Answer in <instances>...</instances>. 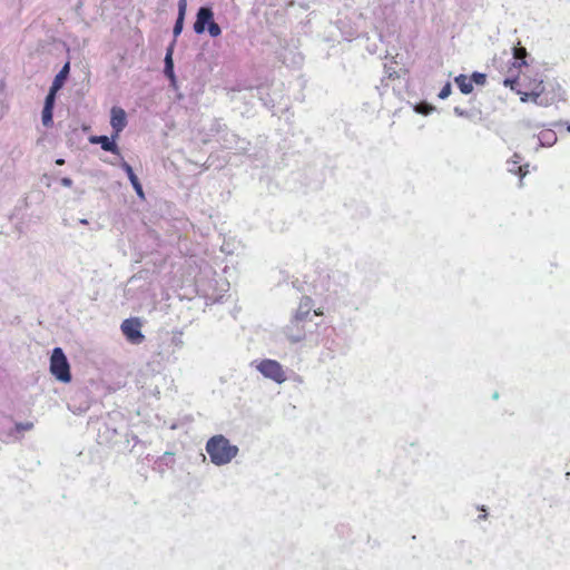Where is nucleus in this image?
<instances>
[{
	"instance_id": "22",
	"label": "nucleus",
	"mask_w": 570,
	"mask_h": 570,
	"mask_svg": "<svg viewBox=\"0 0 570 570\" xmlns=\"http://www.w3.org/2000/svg\"><path fill=\"white\" fill-rule=\"evenodd\" d=\"M207 30L209 32V35L213 37V38H216L218 36H220L222 33V29L220 27L218 26V23H216L215 21H212L208 26H207Z\"/></svg>"
},
{
	"instance_id": "16",
	"label": "nucleus",
	"mask_w": 570,
	"mask_h": 570,
	"mask_svg": "<svg viewBox=\"0 0 570 570\" xmlns=\"http://www.w3.org/2000/svg\"><path fill=\"white\" fill-rule=\"evenodd\" d=\"M508 170L512 174H519L523 178L528 174V165H519V161L508 160Z\"/></svg>"
},
{
	"instance_id": "24",
	"label": "nucleus",
	"mask_w": 570,
	"mask_h": 570,
	"mask_svg": "<svg viewBox=\"0 0 570 570\" xmlns=\"http://www.w3.org/2000/svg\"><path fill=\"white\" fill-rule=\"evenodd\" d=\"M32 428H33V423H31V422L18 423V424L16 425V429H17L18 431H29V430H31Z\"/></svg>"
},
{
	"instance_id": "4",
	"label": "nucleus",
	"mask_w": 570,
	"mask_h": 570,
	"mask_svg": "<svg viewBox=\"0 0 570 570\" xmlns=\"http://www.w3.org/2000/svg\"><path fill=\"white\" fill-rule=\"evenodd\" d=\"M142 324L139 318L131 317L125 320L121 325V332L126 340L135 345H139L145 341V335L141 333Z\"/></svg>"
},
{
	"instance_id": "3",
	"label": "nucleus",
	"mask_w": 570,
	"mask_h": 570,
	"mask_svg": "<svg viewBox=\"0 0 570 570\" xmlns=\"http://www.w3.org/2000/svg\"><path fill=\"white\" fill-rule=\"evenodd\" d=\"M257 371L265 376L278 384L286 381V375L283 370V366L274 360H263L256 365Z\"/></svg>"
},
{
	"instance_id": "8",
	"label": "nucleus",
	"mask_w": 570,
	"mask_h": 570,
	"mask_svg": "<svg viewBox=\"0 0 570 570\" xmlns=\"http://www.w3.org/2000/svg\"><path fill=\"white\" fill-rule=\"evenodd\" d=\"M115 139L116 138H114V136L111 137V139L107 136H91L89 138V141L91 144L100 145L101 149H104L105 151H109L115 155H120L119 147L117 146Z\"/></svg>"
},
{
	"instance_id": "12",
	"label": "nucleus",
	"mask_w": 570,
	"mask_h": 570,
	"mask_svg": "<svg viewBox=\"0 0 570 570\" xmlns=\"http://www.w3.org/2000/svg\"><path fill=\"white\" fill-rule=\"evenodd\" d=\"M186 10L187 0H178V17L173 29L175 37H178L183 31Z\"/></svg>"
},
{
	"instance_id": "26",
	"label": "nucleus",
	"mask_w": 570,
	"mask_h": 570,
	"mask_svg": "<svg viewBox=\"0 0 570 570\" xmlns=\"http://www.w3.org/2000/svg\"><path fill=\"white\" fill-rule=\"evenodd\" d=\"M454 114L459 117H466L468 116V112L463 109H461L460 107H455L454 108Z\"/></svg>"
},
{
	"instance_id": "5",
	"label": "nucleus",
	"mask_w": 570,
	"mask_h": 570,
	"mask_svg": "<svg viewBox=\"0 0 570 570\" xmlns=\"http://www.w3.org/2000/svg\"><path fill=\"white\" fill-rule=\"evenodd\" d=\"M214 21V12L209 7H200L196 14L194 31L198 35L204 33L207 26Z\"/></svg>"
},
{
	"instance_id": "31",
	"label": "nucleus",
	"mask_w": 570,
	"mask_h": 570,
	"mask_svg": "<svg viewBox=\"0 0 570 570\" xmlns=\"http://www.w3.org/2000/svg\"><path fill=\"white\" fill-rule=\"evenodd\" d=\"M498 397H499V394L495 392V393L493 394V399H498Z\"/></svg>"
},
{
	"instance_id": "1",
	"label": "nucleus",
	"mask_w": 570,
	"mask_h": 570,
	"mask_svg": "<svg viewBox=\"0 0 570 570\" xmlns=\"http://www.w3.org/2000/svg\"><path fill=\"white\" fill-rule=\"evenodd\" d=\"M206 451L215 465H225L229 463L238 453V448L230 444L224 435H215L206 443Z\"/></svg>"
},
{
	"instance_id": "6",
	"label": "nucleus",
	"mask_w": 570,
	"mask_h": 570,
	"mask_svg": "<svg viewBox=\"0 0 570 570\" xmlns=\"http://www.w3.org/2000/svg\"><path fill=\"white\" fill-rule=\"evenodd\" d=\"M110 125L114 130V138H118L119 134L125 129L127 126V116L122 108L120 107H112L111 108V119Z\"/></svg>"
},
{
	"instance_id": "29",
	"label": "nucleus",
	"mask_w": 570,
	"mask_h": 570,
	"mask_svg": "<svg viewBox=\"0 0 570 570\" xmlns=\"http://www.w3.org/2000/svg\"><path fill=\"white\" fill-rule=\"evenodd\" d=\"M56 164H57V165H63V164H65V160H63V159H57V160H56Z\"/></svg>"
},
{
	"instance_id": "2",
	"label": "nucleus",
	"mask_w": 570,
	"mask_h": 570,
	"mask_svg": "<svg viewBox=\"0 0 570 570\" xmlns=\"http://www.w3.org/2000/svg\"><path fill=\"white\" fill-rule=\"evenodd\" d=\"M50 373L60 382L71 381L69 362L60 347H55L50 357Z\"/></svg>"
},
{
	"instance_id": "21",
	"label": "nucleus",
	"mask_w": 570,
	"mask_h": 570,
	"mask_svg": "<svg viewBox=\"0 0 570 570\" xmlns=\"http://www.w3.org/2000/svg\"><path fill=\"white\" fill-rule=\"evenodd\" d=\"M472 82L483 86L487 81V75L482 72H473L470 79Z\"/></svg>"
},
{
	"instance_id": "20",
	"label": "nucleus",
	"mask_w": 570,
	"mask_h": 570,
	"mask_svg": "<svg viewBox=\"0 0 570 570\" xmlns=\"http://www.w3.org/2000/svg\"><path fill=\"white\" fill-rule=\"evenodd\" d=\"M59 90H53L52 87H50V90L46 97V100H45V106L46 108H52L53 109V106H55V101H56V95Z\"/></svg>"
},
{
	"instance_id": "32",
	"label": "nucleus",
	"mask_w": 570,
	"mask_h": 570,
	"mask_svg": "<svg viewBox=\"0 0 570 570\" xmlns=\"http://www.w3.org/2000/svg\"><path fill=\"white\" fill-rule=\"evenodd\" d=\"M315 315H321V312L314 311Z\"/></svg>"
},
{
	"instance_id": "25",
	"label": "nucleus",
	"mask_w": 570,
	"mask_h": 570,
	"mask_svg": "<svg viewBox=\"0 0 570 570\" xmlns=\"http://www.w3.org/2000/svg\"><path fill=\"white\" fill-rule=\"evenodd\" d=\"M517 82H518L517 79H512V78H505L503 80V85L505 87H510L512 90H514V85H517Z\"/></svg>"
},
{
	"instance_id": "10",
	"label": "nucleus",
	"mask_w": 570,
	"mask_h": 570,
	"mask_svg": "<svg viewBox=\"0 0 570 570\" xmlns=\"http://www.w3.org/2000/svg\"><path fill=\"white\" fill-rule=\"evenodd\" d=\"M120 166L125 170V173L127 174L128 179L130 180V184L132 185V187H134L136 194L138 195V197L144 199L145 198V194H144V190H142V186H141L138 177L134 173L132 167L127 161H125V160L121 163Z\"/></svg>"
},
{
	"instance_id": "30",
	"label": "nucleus",
	"mask_w": 570,
	"mask_h": 570,
	"mask_svg": "<svg viewBox=\"0 0 570 570\" xmlns=\"http://www.w3.org/2000/svg\"><path fill=\"white\" fill-rule=\"evenodd\" d=\"M81 224H88L87 219H80Z\"/></svg>"
},
{
	"instance_id": "11",
	"label": "nucleus",
	"mask_w": 570,
	"mask_h": 570,
	"mask_svg": "<svg viewBox=\"0 0 570 570\" xmlns=\"http://www.w3.org/2000/svg\"><path fill=\"white\" fill-rule=\"evenodd\" d=\"M173 53H174V42L167 48L165 60H164V62H165L164 73L174 85L176 82V76L174 72Z\"/></svg>"
},
{
	"instance_id": "23",
	"label": "nucleus",
	"mask_w": 570,
	"mask_h": 570,
	"mask_svg": "<svg viewBox=\"0 0 570 570\" xmlns=\"http://www.w3.org/2000/svg\"><path fill=\"white\" fill-rule=\"evenodd\" d=\"M452 92V87H451V83L450 82H446L443 88L441 89V91L439 92V97L441 99H446Z\"/></svg>"
},
{
	"instance_id": "7",
	"label": "nucleus",
	"mask_w": 570,
	"mask_h": 570,
	"mask_svg": "<svg viewBox=\"0 0 570 570\" xmlns=\"http://www.w3.org/2000/svg\"><path fill=\"white\" fill-rule=\"evenodd\" d=\"M313 308V301L308 296H304L298 305V308L293 317V324L304 323Z\"/></svg>"
},
{
	"instance_id": "15",
	"label": "nucleus",
	"mask_w": 570,
	"mask_h": 570,
	"mask_svg": "<svg viewBox=\"0 0 570 570\" xmlns=\"http://www.w3.org/2000/svg\"><path fill=\"white\" fill-rule=\"evenodd\" d=\"M455 83L460 88L461 92L468 95L472 92L473 85L472 81L465 75H459L454 78Z\"/></svg>"
},
{
	"instance_id": "13",
	"label": "nucleus",
	"mask_w": 570,
	"mask_h": 570,
	"mask_svg": "<svg viewBox=\"0 0 570 570\" xmlns=\"http://www.w3.org/2000/svg\"><path fill=\"white\" fill-rule=\"evenodd\" d=\"M69 71H70V63L66 62L63 65V67L61 68V70L56 75V77L52 81L51 87L53 88V90H60L63 87V85L69 76Z\"/></svg>"
},
{
	"instance_id": "18",
	"label": "nucleus",
	"mask_w": 570,
	"mask_h": 570,
	"mask_svg": "<svg viewBox=\"0 0 570 570\" xmlns=\"http://www.w3.org/2000/svg\"><path fill=\"white\" fill-rule=\"evenodd\" d=\"M527 56V50L523 47H515L513 49V58L515 59V63H518L519 67L527 65L524 58Z\"/></svg>"
},
{
	"instance_id": "19",
	"label": "nucleus",
	"mask_w": 570,
	"mask_h": 570,
	"mask_svg": "<svg viewBox=\"0 0 570 570\" xmlns=\"http://www.w3.org/2000/svg\"><path fill=\"white\" fill-rule=\"evenodd\" d=\"M52 110H53L52 108H46V107H43V109H42L41 118H42V124L45 127H50L53 122Z\"/></svg>"
},
{
	"instance_id": "14",
	"label": "nucleus",
	"mask_w": 570,
	"mask_h": 570,
	"mask_svg": "<svg viewBox=\"0 0 570 570\" xmlns=\"http://www.w3.org/2000/svg\"><path fill=\"white\" fill-rule=\"evenodd\" d=\"M538 138H539L540 146H543V147L553 146L558 139L557 134L551 129L542 130L539 134Z\"/></svg>"
},
{
	"instance_id": "17",
	"label": "nucleus",
	"mask_w": 570,
	"mask_h": 570,
	"mask_svg": "<svg viewBox=\"0 0 570 570\" xmlns=\"http://www.w3.org/2000/svg\"><path fill=\"white\" fill-rule=\"evenodd\" d=\"M529 98H531V100L537 105H540V106L548 105V101H543V99L540 98V92H538L535 90H533L530 94H528V92L522 94L521 101L525 102V101H528Z\"/></svg>"
},
{
	"instance_id": "27",
	"label": "nucleus",
	"mask_w": 570,
	"mask_h": 570,
	"mask_svg": "<svg viewBox=\"0 0 570 570\" xmlns=\"http://www.w3.org/2000/svg\"><path fill=\"white\" fill-rule=\"evenodd\" d=\"M60 183L65 187H71L72 186V180L69 177L61 178Z\"/></svg>"
},
{
	"instance_id": "33",
	"label": "nucleus",
	"mask_w": 570,
	"mask_h": 570,
	"mask_svg": "<svg viewBox=\"0 0 570 570\" xmlns=\"http://www.w3.org/2000/svg\"><path fill=\"white\" fill-rule=\"evenodd\" d=\"M567 130L570 132V124L568 125Z\"/></svg>"
},
{
	"instance_id": "28",
	"label": "nucleus",
	"mask_w": 570,
	"mask_h": 570,
	"mask_svg": "<svg viewBox=\"0 0 570 570\" xmlns=\"http://www.w3.org/2000/svg\"><path fill=\"white\" fill-rule=\"evenodd\" d=\"M510 161H519L520 163L521 161V157L518 154H514L512 156V158L510 159Z\"/></svg>"
},
{
	"instance_id": "9",
	"label": "nucleus",
	"mask_w": 570,
	"mask_h": 570,
	"mask_svg": "<svg viewBox=\"0 0 570 570\" xmlns=\"http://www.w3.org/2000/svg\"><path fill=\"white\" fill-rule=\"evenodd\" d=\"M285 335L293 343H298L305 337V328L303 323L293 324V320L285 328Z\"/></svg>"
}]
</instances>
